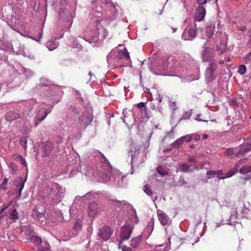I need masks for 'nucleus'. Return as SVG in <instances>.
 <instances>
[{
	"instance_id": "nucleus-3",
	"label": "nucleus",
	"mask_w": 251,
	"mask_h": 251,
	"mask_svg": "<svg viewBox=\"0 0 251 251\" xmlns=\"http://www.w3.org/2000/svg\"><path fill=\"white\" fill-rule=\"evenodd\" d=\"M197 36V31L195 25H188L184 29L182 38L184 40L191 41L193 40Z\"/></svg>"
},
{
	"instance_id": "nucleus-15",
	"label": "nucleus",
	"mask_w": 251,
	"mask_h": 251,
	"mask_svg": "<svg viewBox=\"0 0 251 251\" xmlns=\"http://www.w3.org/2000/svg\"><path fill=\"white\" fill-rule=\"evenodd\" d=\"M157 215L159 221L163 226H166L171 223L170 218H169L168 216L163 211H160L158 212Z\"/></svg>"
},
{
	"instance_id": "nucleus-62",
	"label": "nucleus",
	"mask_w": 251,
	"mask_h": 251,
	"mask_svg": "<svg viewBox=\"0 0 251 251\" xmlns=\"http://www.w3.org/2000/svg\"><path fill=\"white\" fill-rule=\"evenodd\" d=\"M208 137V135L207 134H203L202 136V138L203 139H205Z\"/></svg>"
},
{
	"instance_id": "nucleus-46",
	"label": "nucleus",
	"mask_w": 251,
	"mask_h": 251,
	"mask_svg": "<svg viewBox=\"0 0 251 251\" xmlns=\"http://www.w3.org/2000/svg\"><path fill=\"white\" fill-rule=\"evenodd\" d=\"M13 158L17 161H20V160L23 158L21 155L19 154L13 155Z\"/></svg>"
},
{
	"instance_id": "nucleus-25",
	"label": "nucleus",
	"mask_w": 251,
	"mask_h": 251,
	"mask_svg": "<svg viewBox=\"0 0 251 251\" xmlns=\"http://www.w3.org/2000/svg\"><path fill=\"white\" fill-rule=\"evenodd\" d=\"M38 251H51L50 249V245L47 241H44L42 244L38 249Z\"/></svg>"
},
{
	"instance_id": "nucleus-23",
	"label": "nucleus",
	"mask_w": 251,
	"mask_h": 251,
	"mask_svg": "<svg viewBox=\"0 0 251 251\" xmlns=\"http://www.w3.org/2000/svg\"><path fill=\"white\" fill-rule=\"evenodd\" d=\"M59 46V43L55 40H50L47 43V47L50 50H53Z\"/></svg>"
},
{
	"instance_id": "nucleus-44",
	"label": "nucleus",
	"mask_w": 251,
	"mask_h": 251,
	"mask_svg": "<svg viewBox=\"0 0 251 251\" xmlns=\"http://www.w3.org/2000/svg\"><path fill=\"white\" fill-rule=\"evenodd\" d=\"M206 175L207 176L211 175L213 176H216V171H212V170L208 171L206 172Z\"/></svg>"
},
{
	"instance_id": "nucleus-1",
	"label": "nucleus",
	"mask_w": 251,
	"mask_h": 251,
	"mask_svg": "<svg viewBox=\"0 0 251 251\" xmlns=\"http://www.w3.org/2000/svg\"><path fill=\"white\" fill-rule=\"evenodd\" d=\"M124 58L128 62L130 61L129 54L126 48L119 50L117 55H116L115 51L112 50L106 57L108 63L114 66L123 65L122 59Z\"/></svg>"
},
{
	"instance_id": "nucleus-28",
	"label": "nucleus",
	"mask_w": 251,
	"mask_h": 251,
	"mask_svg": "<svg viewBox=\"0 0 251 251\" xmlns=\"http://www.w3.org/2000/svg\"><path fill=\"white\" fill-rule=\"evenodd\" d=\"M143 190L148 196L152 197L153 193L149 184H146L144 186Z\"/></svg>"
},
{
	"instance_id": "nucleus-42",
	"label": "nucleus",
	"mask_w": 251,
	"mask_h": 251,
	"mask_svg": "<svg viewBox=\"0 0 251 251\" xmlns=\"http://www.w3.org/2000/svg\"><path fill=\"white\" fill-rule=\"evenodd\" d=\"M8 179L7 178H4L2 183H1L0 187L3 189H6V186L7 184Z\"/></svg>"
},
{
	"instance_id": "nucleus-18",
	"label": "nucleus",
	"mask_w": 251,
	"mask_h": 251,
	"mask_svg": "<svg viewBox=\"0 0 251 251\" xmlns=\"http://www.w3.org/2000/svg\"><path fill=\"white\" fill-rule=\"evenodd\" d=\"M5 119L9 122H12L15 120L20 119L21 116L20 114L16 112L9 111L5 115Z\"/></svg>"
},
{
	"instance_id": "nucleus-24",
	"label": "nucleus",
	"mask_w": 251,
	"mask_h": 251,
	"mask_svg": "<svg viewBox=\"0 0 251 251\" xmlns=\"http://www.w3.org/2000/svg\"><path fill=\"white\" fill-rule=\"evenodd\" d=\"M142 237L138 236L136 237L133 238L130 240V245L133 248H136L138 247L139 244L141 240Z\"/></svg>"
},
{
	"instance_id": "nucleus-32",
	"label": "nucleus",
	"mask_w": 251,
	"mask_h": 251,
	"mask_svg": "<svg viewBox=\"0 0 251 251\" xmlns=\"http://www.w3.org/2000/svg\"><path fill=\"white\" fill-rule=\"evenodd\" d=\"M181 138L183 142H190L193 138V134H187L185 136H182Z\"/></svg>"
},
{
	"instance_id": "nucleus-64",
	"label": "nucleus",
	"mask_w": 251,
	"mask_h": 251,
	"mask_svg": "<svg viewBox=\"0 0 251 251\" xmlns=\"http://www.w3.org/2000/svg\"><path fill=\"white\" fill-rule=\"evenodd\" d=\"M146 146L148 148L149 146V142L148 141H147L145 143Z\"/></svg>"
},
{
	"instance_id": "nucleus-56",
	"label": "nucleus",
	"mask_w": 251,
	"mask_h": 251,
	"mask_svg": "<svg viewBox=\"0 0 251 251\" xmlns=\"http://www.w3.org/2000/svg\"><path fill=\"white\" fill-rule=\"evenodd\" d=\"M115 202L117 204H120V205L124 204L125 203L124 201H115Z\"/></svg>"
},
{
	"instance_id": "nucleus-45",
	"label": "nucleus",
	"mask_w": 251,
	"mask_h": 251,
	"mask_svg": "<svg viewBox=\"0 0 251 251\" xmlns=\"http://www.w3.org/2000/svg\"><path fill=\"white\" fill-rule=\"evenodd\" d=\"M151 108L152 110H158V111L159 112H161V110L162 109L161 107H156L155 105H154L153 103L151 104Z\"/></svg>"
},
{
	"instance_id": "nucleus-63",
	"label": "nucleus",
	"mask_w": 251,
	"mask_h": 251,
	"mask_svg": "<svg viewBox=\"0 0 251 251\" xmlns=\"http://www.w3.org/2000/svg\"><path fill=\"white\" fill-rule=\"evenodd\" d=\"M171 148H169V149H168L167 150H164V152H167V151H171Z\"/></svg>"
},
{
	"instance_id": "nucleus-4",
	"label": "nucleus",
	"mask_w": 251,
	"mask_h": 251,
	"mask_svg": "<svg viewBox=\"0 0 251 251\" xmlns=\"http://www.w3.org/2000/svg\"><path fill=\"white\" fill-rule=\"evenodd\" d=\"M245 141V143L242 144L239 146L235 154L236 157H241L251 150V137L246 138Z\"/></svg>"
},
{
	"instance_id": "nucleus-10",
	"label": "nucleus",
	"mask_w": 251,
	"mask_h": 251,
	"mask_svg": "<svg viewBox=\"0 0 251 251\" xmlns=\"http://www.w3.org/2000/svg\"><path fill=\"white\" fill-rule=\"evenodd\" d=\"M111 228L108 226H103L99 230L98 232L99 236L105 241H106L110 238L111 236Z\"/></svg>"
},
{
	"instance_id": "nucleus-38",
	"label": "nucleus",
	"mask_w": 251,
	"mask_h": 251,
	"mask_svg": "<svg viewBox=\"0 0 251 251\" xmlns=\"http://www.w3.org/2000/svg\"><path fill=\"white\" fill-rule=\"evenodd\" d=\"M74 228L75 230H79L81 228V225L80 224V222L76 221L74 225Z\"/></svg>"
},
{
	"instance_id": "nucleus-54",
	"label": "nucleus",
	"mask_w": 251,
	"mask_h": 251,
	"mask_svg": "<svg viewBox=\"0 0 251 251\" xmlns=\"http://www.w3.org/2000/svg\"><path fill=\"white\" fill-rule=\"evenodd\" d=\"M193 138L196 141H198L200 139V136L199 135H193Z\"/></svg>"
},
{
	"instance_id": "nucleus-30",
	"label": "nucleus",
	"mask_w": 251,
	"mask_h": 251,
	"mask_svg": "<svg viewBox=\"0 0 251 251\" xmlns=\"http://www.w3.org/2000/svg\"><path fill=\"white\" fill-rule=\"evenodd\" d=\"M10 218L13 220H17L19 218V214L16 209H14L10 213Z\"/></svg>"
},
{
	"instance_id": "nucleus-16",
	"label": "nucleus",
	"mask_w": 251,
	"mask_h": 251,
	"mask_svg": "<svg viewBox=\"0 0 251 251\" xmlns=\"http://www.w3.org/2000/svg\"><path fill=\"white\" fill-rule=\"evenodd\" d=\"M60 17L64 21L68 22L70 25L73 22L72 14L68 10H63L60 12Z\"/></svg>"
},
{
	"instance_id": "nucleus-49",
	"label": "nucleus",
	"mask_w": 251,
	"mask_h": 251,
	"mask_svg": "<svg viewBox=\"0 0 251 251\" xmlns=\"http://www.w3.org/2000/svg\"><path fill=\"white\" fill-rule=\"evenodd\" d=\"M197 1L198 3L201 6H202L207 2V0H197Z\"/></svg>"
},
{
	"instance_id": "nucleus-9",
	"label": "nucleus",
	"mask_w": 251,
	"mask_h": 251,
	"mask_svg": "<svg viewBox=\"0 0 251 251\" xmlns=\"http://www.w3.org/2000/svg\"><path fill=\"white\" fill-rule=\"evenodd\" d=\"M101 210V206L96 202H92L88 206V215L94 217L97 216Z\"/></svg>"
},
{
	"instance_id": "nucleus-20",
	"label": "nucleus",
	"mask_w": 251,
	"mask_h": 251,
	"mask_svg": "<svg viewBox=\"0 0 251 251\" xmlns=\"http://www.w3.org/2000/svg\"><path fill=\"white\" fill-rule=\"evenodd\" d=\"M227 45L225 42H221L217 46L216 50L219 51V54H222L226 51Z\"/></svg>"
},
{
	"instance_id": "nucleus-39",
	"label": "nucleus",
	"mask_w": 251,
	"mask_h": 251,
	"mask_svg": "<svg viewBox=\"0 0 251 251\" xmlns=\"http://www.w3.org/2000/svg\"><path fill=\"white\" fill-rule=\"evenodd\" d=\"M237 151V149H228L226 150V153L228 155H232V154H235L237 152L236 151Z\"/></svg>"
},
{
	"instance_id": "nucleus-58",
	"label": "nucleus",
	"mask_w": 251,
	"mask_h": 251,
	"mask_svg": "<svg viewBox=\"0 0 251 251\" xmlns=\"http://www.w3.org/2000/svg\"><path fill=\"white\" fill-rule=\"evenodd\" d=\"M172 108L174 110H176V102H174L172 104Z\"/></svg>"
},
{
	"instance_id": "nucleus-34",
	"label": "nucleus",
	"mask_w": 251,
	"mask_h": 251,
	"mask_svg": "<svg viewBox=\"0 0 251 251\" xmlns=\"http://www.w3.org/2000/svg\"><path fill=\"white\" fill-rule=\"evenodd\" d=\"M122 241L119 243L118 248L119 249H122V251H132L131 248L128 247L126 245L121 246Z\"/></svg>"
},
{
	"instance_id": "nucleus-2",
	"label": "nucleus",
	"mask_w": 251,
	"mask_h": 251,
	"mask_svg": "<svg viewBox=\"0 0 251 251\" xmlns=\"http://www.w3.org/2000/svg\"><path fill=\"white\" fill-rule=\"evenodd\" d=\"M93 120V110L90 107H86L82 112L77 121L79 128L85 129Z\"/></svg>"
},
{
	"instance_id": "nucleus-14",
	"label": "nucleus",
	"mask_w": 251,
	"mask_h": 251,
	"mask_svg": "<svg viewBox=\"0 0 251 251\" xmlns=\"http://www.w3.org/2000/svg\"><path fill=\"white\" fill-rule=\"evenodd\" d=\"M179 169L183 173H191L194 171L198 170L199 168L196 165H188L186 164L181 163L179 165Z\"/></svg>"
},
{
	"instance_id": "nucleus-53",
	"label": "nucleus",
	"mask_w": 251,
	"mask_h": 251,
	"mask_svg": "<svg viewBox=\"0 0 251 251\" xmlns=\"http://www.w3.org/2000/svg\"><path fill=\"white\" fill-rule=\"evenodd\" d=\"M103 38H105L108 36V32L105 29H103Z\"/></svg>"
},
{
	"instance_id": "nucleus-6",
	"label": "nucleus",
	"mask_w": 251,
	"mask_h": 251,
	"mask_svg": "<svg viewBox=\"0 0 251 251\" xmlns=\"http://www.w3.org/2000/svg\"><path fill=\"white\" fill-rule=\"evenodd\" d=\"M215 57L213 50L212 48H208L206 43L203 45L202 50V61L203 62H210Z\"/></svg>"
},
{
	"instance_id": "nucleus-27",
	"label": "nucleus",
	"mask_w": 251,
	"mask_h": 251,
	"mask_svg": "<svg viewBox=\"0 0 251 251\" xmlns=\"http://www.w3.org/2000/svg\"><path fill=\"white\" fill-rule=\"evenodd\" d=\"M183 143V140L181 137L172 144V147L174 148L177 149L181 146Z\"/></svg>"
},
{
	"instance_id": "nucleus-57",
	"label": "nucleus",
	"mask_w": 251,
	"mask_h": 251,
	"mask_svg": "<svg viewBox=\"0 0 251 251\" xmlns=\"http://www.w3.org/2000/svg\"><path fill=\"white\" fill-rule=\"evenodd\" d=\"M245 59L246 60L251 59V51L248 54Z\"/></svg>"
},
{
	"instance_id": "nucleus-22",
	"label": "nucleus",
	"mask_w": 251,
	"mask_h": 251,
	"mask_svg": "<svg viewBox=\"0 0 251 251\" xmlns=\"http://www.w3.org/2000/svg\"><path fill=\"white\" fill-rule=\"evenodd\" d=\"M214 29H215V25H214L211 24L206 26V29H205V34H206V36L208 38L212 37V36L213 34V33H214Z\"/></svg>"
},
{
	"instance_id": "nucleus-17",
	"label": "nucleus",
	"mask_w": 251,
	"mask_h": 251,
	"mask_svg": "<svg viewBox=\"0 0 251 251\" xmlns=\"http://www.w3.org/2000/svg\"><path fill=\"white\" fill-rule=\"evenodd\" d=\"M206 10L202 6H200L198 8L197 11L195 14V20L197 21L200 22L202 21L205 15Z\"/></svg>"
},
{
	"instance_id": "nucleus-61",
	"label": "nucleus",
	"mask_w": 251,
	"mask_h": 251,
	"mask_svg": "<svg viewBox=\"0 0 251 251\" xmlns=\"http://www.w3.org/2000/svg\"><path fill=\"white\" fill-rule=\"evenodd\" d=\"M100 153L101 154V156L102 157V158H104V159H105V160L106 162H108V160L106 159V158H105V157L104 156V155L102 153H100Z\"/></svg>"
},
{
	"instance_id": "nucleus-12",
	"label": "nucleus",
	"mask_w": 251,
	"mask_h": 251,
	"mask_svg": "<svg viewBox=\"0 0 251 251\" xmlns=\"http://www.w3.org/2000/svg\"><path fill=\"white\" fill-rule=\"evenodd\" d=\"M50 112V110L49 111V112H48L47 110L45 108H40L36 116V122H35V126H37L38 125L39 122H42L43 120H44L48 114Z\"/></svg>"
},
{
	"instance_id": "nucleus-51",
	"label": "nucleus",
	"mask_w": 251,
	"mask_h": 251,
	"mask_svg": "<svg viewBox=\"0 0 251 251\" xmlns=\"http://www.w3.org/2000/svg\"><path fill=\"white\" fill-rule=\"evenodd\" d=\"M20 161H21V163L23 166H25V167L27 166V163H26V161H25V160L24 158H23L20 160Z\"/></svg>"
},
{
	"instance_id": "nucleus-19",
	"label": "nucleus",
	"mask_w": 251,
	"mask_h": 251,
	"mask_svg": "<svg viewBox=\"0 0 251 251\" xmlns=\"http://www.w3.org/2000/svg\"><path fill=\"white\" fill-rule=\"evenodd\" d=\"M52 148V144L51 142H47L44 144L43 155L46 156L49 155Z\"/></svg>"
},
{
	"instance_id": "nucleus-43",
	"label": "nucleus",
	"mask_w": 251,
	"mask_h": 251,
	"mask_svg": "<svg viewBox=\"0 0 251 251\" xmlns=\"http://www.w3.org/2000/svg\"><path fill=\"white\" fill-rule=\"evenodd\" d=\"M146 102H141L137 104V106L140 109H143L146 107Z\"/></svg>"
},
{
	"instance_id": "nucleus-52",
	"label": "nucleus",
	"mask_w": 251,
	"mask_h": 251,
	"mask_svg": "<svg viewBox=\"0 0 251 251\" xmlns=\"http://www.w3.org/2000/svg\"><path fill=\"white\" fill-rule=\"evenodd\" d=\"M223 171L221 170L216 171V175L217 176V177L218 178V176H220L223 175Z\"/></svg>"
},
{
	"instance_id": "nucleus-36",
	"label": "nucleus",
	"mask_w": 251,
	"mask_h": 251,
	"mask_svg": "<svg viewBox=\"0 0 251 251\" xmlns=\"http://www.w3.org/2000/svg\"><path fill=\"white\" fill-rule=\"evenodd\" d=\"M178 183L181 186H186L187 184V182L185 180L183 176H180L178 179Z\"/></svg>"
},
{
	"instance_id": "nucleus-40",
	"label": "nucleus",
	"mask_w": 251,
	"mask_h": 251,
	"mask_svg": "<svg viewBox=\"0 0 251 251\" xmlns=\"http://www.w3.org/2000/svg\"><path fill=\"white\" fill-rule=\"evenodd\" d=\"M141 113L142 115L144 116L145 117L147 118V119H149L150 115L148 113V109L146 108V107L141 110Z\"/></svg>"
},
{
	"instance_id": "nucleus-37",
	"label": "nucleus",
	"mask_w": 251,
	"mask_h": 251,
	"mask_svg": "<svg viewBox=\"0 0 251 251\" xmlns=\"http://www.w3.org/2000/svg\"><path fill=\"white\" fill-rule=\"evenodd\" d=\"M40 82L45 86H48L50 84V81L47 78L42 77L40 78Z\"/></svg>"
},
{
	"instance_id": "nucleus-33",
	"label": "nucleus",
	"mask_w": 251,
	"mask_h": 251,
	"mask_svg": "<svg viewBox=\"0 0 251 251\" xmlns=\"http://www.w3.org/2000/svg\"><path fill=\"white\" fill-rule=\"evenodd\" d=\"M191 114H192L191 112L189 111H186L185 112H184L183 113V114L182 115V116L181 118H180V120L189 119V118L191 117Z\"/></svg>"
},
{
	"instance_id": "nucleus-8",
	"label": "nucleus",
	"mask_w": 251,
	"mask_h": 251,
	"mask_svg": "<svg viewBox=\"0 0 251 251\" xmlns=\"http://www.w3.org/2000/svg\"><path fill=\"white\" fill-rule=\"evenodd\" d=\"M217 69V64L215 62H212L209 64V66L206 69L205 77L207 81L211 82L215 79L214 71Z\"/></svg>"
},
{
	"instance_id": "nucleus-60",
	"label": "nucleus",
	"mask_w": 251,
	"mask_h": 251,
	"mask_svg": "<svg viewBox=\"0 0 251 251\" xmlns=\"http://www.w3.org/2000/svg\"><path fill=\"white\" fill-rule=\"evenodd\" d=\"M157 100L158 101L159 103L161 102L162 98L160 96H158V97L157 98Z\"/></svg>"
},
{
	"instance_id": "nucleus-31",
	"label": "nucleus",
	"mask_w": 251,
	"mask_h": 251,
	"mask_svg": "<svg viewBox=\"0 0 251 251\" xmlns=\"http://www.w3.org/2000/svg\"><path fill=\"white\" fill-rule=\"evenodd\" d=\"M246 69H246V67L245 65H240L238 67V73L239 74L243 75L244 74H245V73L246 72Z\"/></svg>"
},
{
	"instance_id": "nucleus-50",
	"label": "nucleus",
	"mask_w": 251,
	"mask_h": 251,
	"mask_svg": "<svg viewBox=\"0 0 251 251\" xmlns=\"http://www.w3.org/2000/svg\"><path fill=\"white\" fill-rule=\"evenodd\" d=\"M11 204L10 203L8 205H7V206H4L3 208H1V209L0 210V214H4V215H5V213H4V211L9 207V206Z\"/></svg>"
},
{
	"instance_id": "nucleus-47",
	"label": "nucleus",
	"mask_w": 251,
	"mask_h": 251,
	"mask_svg": "<svg viewBox=\"0 0 251 251\" xmlns=\"http://www.w3.org/2000/svg\"><path fill=\"white\" fill-rule=\"evenodd\" d=\"M139 148H138L137 150H136L133 153V154H131V167L132 168L133 166H132V160L133 159V156L136 154H138L139 153Z\"/></svg>"
},
{
	"instance_id": "nucleus-7",
	"label": "nucleus",
	"mask_w": 251,
	"mask_h": 251,
	"mask_svg": "<svg viewBox=\"0 0 251 251\" xmlns=\"http://www.w3.org/2000/svg\"><path fill=\"white\" fill-rule=\"evenodd\" d=\"M133 228V226L128 224H126L121 227L120 229V237L122 240H126L130 237Z\"/></svg>"
},
{
	"instance_id": "nucleus-13",
	"label": "nucleus",
	"mask_w": 251,
	"mask_h": 251,
	"mask_svg": "<svg viewBox=\"0 0 251 251\" xmlns=\"http://www.w3.org/2000/svg\"><path fill=\"white\" fill-rule=\"evenodd\" d=\"M242 160H240L234 166L233 168L229 170L228 172L224 176H218V178L220 179H225L226 178L230 177L235 175L238 170V169L240 167L242 164Z\"/></svg>"
},
{
	"instance_id": "nucleus-41",
	"label": "nucleus",
	"mask_w": 251,
	"mask_h": 251,
	"mask_svg": "<svg viewBox=\"0 0 251 251\" xmlns=\"http://www.w3.org/2000/svg\"><path fill=\"white\" fill-rule=\"evenodd\" d=\"M157 170L158 173L160 174L161 176H164L167 175L168 173L167 171H166L161 168H158Z\"/></svg>"
},
{
	"instance_id": "nucleus-29",
	"label": "nucleus",
	"mask_w": 251,
	"mask_h": 251,
	"mask_svg": "<svg viewBox=\"0 0 251 251\" xmlns=\"http://www.w3.org/2000/svg\"><path fill=\"white\" fill-rule=\"evenodd\" d=\"M239 172L240 174L245 175L247 173L251 172V166H244L242 167L239 169Z\"/></svg>"
},
{
	"instance_id": "nucleus-59",
	"label": "nucleus",
	"mask_w": 251,
	"mask_h": 251,
	"mask_svg": "<svg viewBox=\"0 0 251 251\" xmlns=\"http://www.w3.org/2000/svg\"><path fill=\"white\" fill-rule=\"evenodd\" d=\"M99 36L97 35L96 36L93 37V39L94 41L98 40Z\"/></svg>"
},
{
	"instance_id": "nucleus-21",
	"label": "nucleus",
	"mask_w": 251,
	"mask_h": 251,
	"mask_svg": "<svg viewBox=\"0 0 251 251\" xmlns=\"http://www.w3.org/2000/svg\"><path fill=\"white\" fill-rule=\"evenodd\" d=\"M30 240L37 247L40 245H41L43 242L41 237L36 235H32L30 237Z\"/></svg>"
},
{
	"instance_id": "nucleus-55",
	"label": "nucleus",
	"mask_w": 251,
	"mask_h": 251,
	"mask_svg": "<svg viewBox=\"0 0 251 251\" xmlns=\"http://www.w3.org/2000/svg\"><path fill=\"white\" fill-rule=\"evenodd\" d=\"M196 120L198 121H202V122H207V121H206V120H203L202 119H201L199 116V115H198L197 118H196Z\"/></svg>"
},
{
	"instance_id": "nucleus-11",
	"label": "nucleus",
	"mask_w": 251,
	"mask_h": 251,
	"mask_svg": "<svg viewBox=\"0 0 251 251\" xmlns=\"http://www.w3.org/2000/svg\"><path fill=\"white\" fill-rule=\"evenodd\" d=\"M173 61L172 57H164L159 61L160 65L157 67V69L160 71H164L169 68L171 64L170 61Z\"/></svg>"
},
{
	"instance_id": "nucleus-5",
	"label": "nucleus",
	"mask_w": 251,
	"mask_h": 251,
	"mask_svg": "<svg viewBox=\"0 0 251 251\" xmlns=\"http://www.w3.org/2000/svg\"><path fill=\"white\" fill-rule=\"evenodd\" d=\"M27 175H26L24 179L22 177L19 176L15 178L13 185L16 187L15 192H18V197L21 195V192L24 187L25 183L27 180Z\"/></svg>"
},
{
	"instance_id": "nucleus-48",
	"label": "nucleus",
	"mask_w": 251,
	"mask_h": 251,
	"mask_svg": "<svg viewBox=\"0 0 251 251\" xmlns=\"http://www.w3.org/2000/svg\"><path fill=\"white\" fill-rule=\"evenodd\" d=\"M188 161L191 163H197V161L194 157H190L188 158Z\"/></svg>"
},
{
	"instance_id": "nucleus-26",
	"label": "nucleus",
	"mask_w": 251,
	"mask_h": 251,
	"mask_svg": "<svg viewBox=\"0 0 251 251\" xmlns=\"http://www.w3.org/2000/svg\"><path fill=\"white\" fill-rule=\"evenodd\" d=\"M33 216L40 222H43L45 219L43 213H41L37 211H35L33 213Z\"/></svg>"
},
{
	"instance_id": "nucleus-35",
	"label": "nucleus",
	"mask_w": 251,
	"mask_h": 251,
	"mask_svg": "<svg viewBox=\"0 0 251 251\" xmlns=\"http://www.w3.org/2000/svg\"><path fill=\"white\" fill-rule=\"evenodd\" d=\"M20 144L26 149L27 148V140L25 137H22L20 140Z\"/></svg>"
}]
</instances>
